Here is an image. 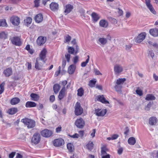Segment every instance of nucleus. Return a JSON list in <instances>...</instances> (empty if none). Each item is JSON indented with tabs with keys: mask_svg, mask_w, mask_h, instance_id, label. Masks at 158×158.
Here are the masks:
<instances>
[{
	"mask_svg": "<svg viewBox=\"0 0 158 158\" xmlns=\"http://www.w3.org/2000/svg\"><path fill=\"white\" fill-rule=\"evenodd\" d=\"M21 122L27 126L28 128H33L35 126V122L34 120L31 119L27 118L23 119L21 120Z\"/></svg>",
	"mask_w": 158,
	"mask_h": 158,
	"instance_id": "obj_1",
	"label": "nucleus"
},
{
	"mask_svg": "<svg viewBox=\"0 0 158 158\" xmlns=\"http://www.w3.org/2000/svg\"><path fill=\"white\" fill-rule=\"evenodd\" d=\"M75 113L76 115H81L83 112V109L81 106L80 103L77 102L75 106Z\"/></svg>",
	"mask_w": 158,
	"mask_h": 158,
	"instance_id": "obj_2",
	"label": "nucleus"
},
{
	"mask_svg": "<svg viewBox=\"0 0 158 158\" xmlns=\"http://www.w3.org/2000/svg\"><path fill=\"white\" fill-rule=\"evenodd\" d=\"M47 51L45 48L43 49L41 51L39 55V57L37 58H39V60H42L44 64L46 63L47 59L46 58V55Z\"/></svg>",
	"mask_w": 158,
	"mask_h": 158,
	"instance_id": "obj_3",
	"label": "nucleus"
},
{
	"mask_svg": "<svg viewBox=\"0 0 158 158\" xmlns=\"http://www.w3.org/2000/svg\"><path fill=\"white\" fill-rule=\"evenodd\" d=\"M42 136L46 138H48L52 136L53 133V131L47 129H45L42 131L40 132Z\"/></svg>",
	"mask_w": 158,
	"mask_h": 158,
	"instance_id": "obj_4",
	"label": "nucleus"
},
{
	"mask_svg": "<svg viewBox=\"0 0 158 158\" xmlns=\"http://www.w3.org/2000/svg\"><path fill=\"white\" fill-rule=\"evenodd\" d=\"M85 124V121L82 118L77 119L75 121V125L78 128H82Z\"/></svg>",
	"mask_w": 158,
	"mask_h": 158,
	"instance_id": "obj_5",
	"label": "nucleus"
},
{
	"mask_svg": "<svg viewBox=\"0 0 158 158\" xmlns=\"http://www.w3.org/2000/svg\"><path fill=\"white\" fill-rule=\"evenodd\" d=\"M145 3L147 7L150 11L154 15L156 14V12L152 5L151 3V0H145Z\"/></svg>",
	"mask_w": 158,
	"mask_h": 158,
	"instance_id": "obj_6",
	"label": "nucleus"
},
{
	"mask_svg": "<svg viewBox=\"0 0 158 158\" xmlns=\"http://www.w3.org/2000/svg\"><path fill=\"white\" fill-rule=\"evenodd\" d=\"M40 139V134L38 133H35L31 139V142L35 144H37L39 143Z\"/></svg>",
	"mask_w": 158,
	"mask_h": 158,
	"instance_id": "obj_7",
	"label": "nucleus"
},
{
	"mask_svg": "<svg viewBox=\"0 0 158 158\" xmlns=\"http://www.w3.org/2000/svg\"><path fill=\"white\" fill-rule=\"evenodd\" d=\"M53 144L56 147H60L64 143V142L62 138H59L54 140L53 142Z\"/></svg>",
	"mask_w": 158,
	"mask_h": 158,
	"instance_id": "obj_8",
	"label": "nucleus"
},
{
	"mask_svg": "<svg viewBox=\"0 0 158 158\" xmlns=\"http://www.w3.org/2000/svg\"><path fill=\"white\" fill-rule=\"evenodd\" d=\"M146 35L145 32H142L139 34L135 39V42L137 43L142 42L145 39Z\"/></svg>",
	"mask_w": 158,
	"mask_h": 158,
	"instance_id": "obj_9",
	"label": "nucleus"
},
{
	"mask_svg": "<svg viewBox=\"0 0 158 158\" xmlns=\"http://www.w3.org/2000/svg\"><path fill=\"white\" fill-rule=\"evenodd\" d=\"M12 43L16 46H20L22 44L20 38L18 37H14L11 38Z\"/></svg>",
	"mask_w": 158,
	"mask_h": 158,
	"instance_id": "obj_10",
	"label": "nucleus"
},
{
	"mask_svg": "<svg viewBox=\"0 0 158 158\" xmlns=\"http://www.w3.org/2000/svg\"><path fill=\"white\" fill-rule=\"evenodd\" d=\"M10 21L13 24L17 26L20 23L19 19L17 16H13L10 19Z\"/></svg>",
	"mask_w": 158,
	"mask_h": 158,
	"instance_id": "obj_11",
	"label": "nucleus"
},
{
	"mask_svg": "<svg viewBox=\"0 0 158 158\" xmlns=\"http://www.w3.org/2000/svg\"><path fill=\"white\" fill-rule=\"evenodd\" d=\"M106 109L101 110L98 109L95 110V113L96 115L98 116H104L106 113Z\"/></svg>",
	"mask_w": 158,
	"mask_h": 158,
	"instance_id": "obj_12",
	"label": "nucleus"
},
{
	"mask_svg": "<svg viewBox=\"0 0 158 158\" xmlns=\"http://www.w3.org/2000/svg\"><path fill=\"white\" fill-rule=\"evenodd\" d=\"M49 6L51 10L54 12L57 11L59 9V5L55 2L51 3Z\"/></svg>",
	"mask_w": 158,
	"mask_h": 158,
	"instance_id": "obj_13",
	"label": "nucleus"
},
{
	"mask_svg": "<svg viewBox=\"0 0 158 158\" xmlns=\"http://www.w3.org/2000/svg\"><path fill=\"white\" fill-rule=\"evenodd\" d=\"M114 71L115 74H118L123 71V68L121 65L117 64L114 66Z\"/></svg>",
	"mask_w": 158,
	"mask_h": 158,
	"instance_id": "obj_14",
	"label": "nucleus"
},
{
	"mask_svg": "<svg viewBox=\"0 0 158 158\" xmlns=\"http://www.w3.org/2000/svg\"><path fill=\"white\" fill-rule=\"evenodd\" d=\"M12 69L11 67L6 68V69H5L3 72V73L5 77H8L12 75Z\"/></svg>",
	"mask_w": 158,
	"mask_h": 158,
	"instance_id": "obj_15",
	"label": "nucleus"
},
{
	"mask_svg": "<svg viewBox=\"0 0 158 158\" xmlns=\"http://www.w3.org/2000/svg\"><path fill=\"white\" fill-rule=\"evenodd\" d=\"M46 38L40 36L37 39L36 42L37 44L40 46L44 44L46 41Z\"/></svg>",
	"mask_w": 158,
	"mask_h": 158,
	"instance_id": "obj_16",
	"label": "nucleus"
},
{
	"mask_svg": "<svg viewBox=\"0 0 158 158\" xmlns=\"http://www.w3.org/2000/svg\"><path fill=\"white\" fill-rule=\"evenodd\" d=\"M73 9V5L70 4L66 5L65 6V9L64 11L65 15H66L69 13Z\"/></svg>",
	"mask_w": 158,
	"mask_h": 158,
	"instance_id": "obj_17",
	"label": "nucleus"
},
{
	"mask_svg": "<svg viewBox=\"0 0 158 158\" xmlns=\"http://www.w3.org/2000/svg\"><path fill=\"white\" fill-rule=\"evenodd\" d=\"M40 60L39 58H36L35 65V68L38 70H41L43 66V64L39 62Z\"/></svg>",
	"mask_w": 158,
	"mask_h": 158,
	"instance_id": "obj_18",
	"label": "nucleus"
},
{
	"mask_svg": "<svg viewBox=\"0 0 158 158\" xmlns=\"http://www.w3.org/2000/svg\"><path fill=\"white\" fill-rule=\"evenodd\" d=\"M97 100L104 104L109 103L108 101H107L104 97L103 95H99L97 97Z\"/></svg>",
	"mask_w": 158,
	"mask_h": 158,
	"instance_id": "obj_19",
	"label": "nucleus"
},
{
	"mask_svg": "<svg viewBox=\"0 0 158 158\" xmlns=\"http://www.w3.org/2000/svg\"><path fill=\"white\" fill-rule=\"evenodd\" d=\"M149 33L151 35L154 37L158 36V29H151L149 31Z\"/></svg>",
	"mask_w": 158,
	"mask_h": 158,
	"instance_id": "obj_20",
	"label": "nucleus"
},
{
	"mask_svg": "<svg viewBox=\"0 0 158 158\" xmlns=\"http://www.w3.org/2000/svg\"><path fill=\"white\" fill-rule=\"evenodd\" d=\"M99 25L101 27L106 28L108 26V22L104 19L101 20L99 23Z\"/></svg>",
	"mask_w": 158,
	"mask_h": 158,
	"instance_id": "obj_21",
	"label": "nucleus"
},
{
	"mask_svg": "<svg viewBox=\"0 0 158 158\" xmlns=\"http://www.w3.org/2000/svg\"><path fill=\"white\" fill-rule=\"evenodd\" d=\"M76 69V66L73 64L71 65L68 69V72L69 74H72L74 73Z\"/></svg>",
	"mask_w": 158,
	"mask_h": 158,
	"instance_id": "obj_22",
	"label": "nucleus"
},
{
	"mask_svg": "<svg viewBox=\"0 0 158 158\" xmlns=\"http://www.w3.org/2000/svg\"><path fill=\"white\" fill-rule=\"evenodd\" d=\"M157 119L154 117L150 118L149 119V123L151 125H155L157 123Z\"/></svg>",
	"mask_w": 158,
	"mask_h": 158,
	"instance_id": "obj_23",
	"label": "nucleus"
},
{
	"mask_svg": "<svg viewBox=\"0 0 158 158\" xmlns=\"http://www.w3.org/2000/svg\"><path fill=\"white\" fill-rule=\"evenodd\" d=\"M35 19L37 23H40L43 20L42 15L40 14H38L35 16Z\"/></svg>",
	"mask_w": 158,
	"mask_h": 158,
	"instance_id": "obj_24",
	"label": "nucleus"
},
{
	"mask_svg": "<svg viewBox=\"0 0 158 158\" xmlns=\"http://www.w3.org/2000/svg\"><path fill=\"white\" fill-rule=\"evenodd\" d=\"M91 16L92 17L93 21L95 22H97L100 18L98 15L94 12L92 13Z\"/></svg>",
	"mask_w": 158,
	"mask_h": 158,
	"instance_id": "obj_25",
	"label": "nucleus"
},
{
	"mask_svg": "<svg viewBox=\"0 0 158 158\" xmlns=\"http://www.w3.org/2000/svg\"><path fill=\"white\" fill-rule=\"evenodd\" d=\"M65 87H63L59 92L58 98L60 100L62 99L64 96Z\"/></svg>",
	"mask_w": 158,
	"mask_h": 158,
	"instance_id": "obj_26",
	"label": "nucleus"
},
{
	"mask_svg": "<svg viewBox=\"0 0 158 158\" xmlns=\"http://www.w3.org/2000/svg\"><path fill=\"white\" fill-rule=\"evenodd\" d=\"M18 111V109L17 108H12L8 110L7 113L13 115L17 112Z\"/></svg>",
	"mask_w": 158,
	"mask_h": 158,
	"instance_id": "obj_27",
	"label": "nucleus"
},
{
	"mask_svg": "<svg viewBox=\"0 0 158 158\" xmlns=\"http://www.w3.org/2000/svg\"><path fill=\"white\" fill-rule=\"evenodd\" d=\"M20 101V99L17 97L12 98L10 101V103L11 105H15L18 104Z\"/></svg>",
	"mask_w": 158,
	"mask_h": 158,
	"instance_id": "obj_28",
	"label": "nucleus"
},
{
	"mask_svg": "<svg viewBox=\"0 0 158 158\" xmlns=\"http://www.w3.org/2000/svg\"><path fill=\"white\" fill-rule=\"evenodd\" d=\"M36 104L34 102L31 101H28L26 104L25 106L26 107H32L36 106Z\"/></svg>",
	"mask_w": 158,
	"mask_h": 158,
	"instance_id": "obj_29",
	"label": "nucleus"
},
{
	"mask_svg": "<svg viewBox=\"0 0 158 158\" xmlns=\"http://www.w3.org/2000/svg\"><path fill=\"white\" fill-rule=\"evenodd\" d=\"M30 97H31V100L34 101H38L40 98L39 96L38 95L33 93L31 94Z\"/></svg>",
	"mask_w": 158,
	"mask_h": 158,
	"instance_id": "obj_30",
	"label": "nucleus"
},
{
	"mask_svg": "<svg viewBox=\"0 0 158 158\" xmlns=\"http://www.w3.org/2000/svg\"><path fill=\"white\" fill-rule=\"evenodd\" d=\"M60 86L58 84H55L53 87V89L54 93L57 94L60 89Z\"/></svg>",
	"mask_w": 158,
	"mask_h": 158,
	"instance_id": "obj_31",
	"label": "nucleus"
},
{
	"mask_svg": "<svg viewBox=\"0 0 158 158\" xmlns=\"http://www.w3.org/2000/svg\"><path fill=\"white\" fill-rule=\"evenodd\" d=\"M107 42V40L106 38H101L98 39V43L100 44L101 45H104Z\"/></svg>",
	"mask_w": 158,
	"mask_h": 158,
	"instance_id": "obj_32",
	"label": "nucleus"
},
{
	"mask_svg": "<svg viewBox=\"0 0 158 158\" xmlns=\"http://www.w3.org/2000/svg\"><path fill=\"white\" fill-rule=\"evenodd\" d=\"M128 142L130 145H134L136 143V140L135 138L131 137L129 138Z\"/></svg>",
	"mask_w": 158,
	"mask_h": 158,
	"instance_id": "obj_33",
	"label": "nucleus"
},
{
	"mask_svg": "<svg viewBox=\"0 0 158 158\" xmlns=\"http://www.w3.org/2000/svg\"><path fill=\"white\" fill-rule=\"evenodd\" d=\"M156 99V98L154 95L152 94H148L147 95L145 99L148 101L153 100Z\"/></svg>",
	"mask_w": 158,
	"mask_h": 158,
	"instance_id": "obj_34",
	"label": "nucleus"
},
{
	"mask_svg": "<svg viewBox=\"0 0 158 158\" xmlns=\"http://www.w3.org/2000/svg\"><path fill=\"white\" fill-rule=\"evenodd\" d=\"M32 19L30 17H28L24 20L25 24L26 26H28L32 22Z\"/></svg>",
	"mask_w": 158,
	"mask_h": 158,
	"instance_id": "obj_35",
	"label": "nucleus"
},
{
	"mask_svg": "<svg viewBox=\"0 0 158 158\" xmlns=\"http://www.w3.org/2000/svg\"><path fill=\"white\" fill-rule=\"evenodd\" d=\"M7 25L5 19H0V27H6Z\"/></svg>",
	"mask_w": 158,
	"mask_h": 158,
	"instance_id": "obj_36",
	"label": "nucleus"
},
{
	"mask_svg": "<svg viewBox=\"0 0 158 158\" xmlns=\"http://www.w3.org/2000/svg\"><path fill=\"white\" fill-rule=\"evenodd\" d=\"M67 148L69 151L70 152H72L74 150L73 145L71 143H69L67 144Z\"/></svg>",
	"mask_w": 158,
	"mask_h": 158,
	"instance_id": "obj_37",
	"label": "nucleus"
},
{
	"mask_svg": "<svg viewBox=\"0 0 158 158\" xmlns=\"http://www.w3.org/2000/svg\"><path fill=\"white\" fill-rule=\"evenodd\" d=\"M126 80L125 78H119L116 80V83L117 85L123 84Z\"/></svg>",
	"mask_w": 158,
	"mask_h": 158,
	"instance_id": "obj_38",
	"label": "nucleus"
},
{
	"mask_svg": "<svg viewBox=\"0 0 158 158\" xmlns=\"http://www.w3.org/2000/svg\"><path fill=\"white\" fill-rule=\"evenodd\" d=\"M84 91L82 88H80L77 90V94L78 96L80 97L82 96L84 94Z\"/></svg>",
	"mask_w": 158,
	"mask_h": 158,
	"instance_id": "obj_39",
	"label": "nucleus"
},
{
	"mask_svg": "<svg viewBox=\"0 0 158 158\" xmlns=\"http://www.w3.org/2000/svg\"><path fill=\"white\" fill-rule=\"evenodd\" d=\"M87 149L90 150H91L93 149L94 146V144L92 142L90 141L86 145Z\"/></svg>",
	"mask_w": 158,
	"mask_h": 158,
	"instance_id": "obj_40",
	"label": "nucleus"
},
{
	"mask_svg": "<svg viewBox=\"0 0 158 158\" xmlns=\"http://www.w3.org/2000/svg\"><path fill=\"white\" fill-rule=\"evenodd\" d=\"M96 82V81L95 80H91L89 81V85L91 87H93L94 86Z\"/></svg>",
	"mask_w": 158,
	"mask_h": 158,
	"instance_id": "obj_41",
	"label": "nucleus"
},
{
	"mask_svg": "<svg viewBox=\"0 0 158 158\" xmlns=\"http://www.w3.org/2000/svg\"><path fill=\"white\" fill-rule=\"evenodd\" d=\"M135 92L136 94L139 96H141L143 94L142 91L140 90L139 87H138L137 89L136 90Z\"/></svg>",
	"mask_w": 158,
	"mask_h": 158,
	"instance_id": "obj_42",
	"label": "nucleus"
},
{
	"mask_svg": "<svg viewBox=\"0 0 158 158\" xmlns=\"http://www.w3.org/2000/svg\"><path fill=\"white\" fill-rule=\"evenodd\" d=\"M147 42L150 45H152L153 47L155 48H158V44L157 43H153L150 41H148Z\"/></svg>",
	"mask_w": 158,
	"mask_h": 158,
	"instance_id": "obj_43",
	"label": "nucleus"
},
{
	"mask_svg": "<svg viewBox=\"0 0 158 158\" xmlns=\"http://www.w3.org/2000/svg\"><path fill=\"white\" fill-rule=\"evenodd\" d=\"M65 43L69 42L71 39V37L69 35H67L64 38Z\"/></svg>",
	"mask_w": 158,
	"mask_h": 158,
	"instance_id": "obj_44",
	"label": "nucleus"
},
{
	"mask_svg": "<svg viewBox=\"0 0 158 158\" xmlns=\"http://www.w3.org/2000/svg\"><path fill=\"white\" fill-rule=\"evenodd\" d=\"M153 103L152 102H150L145 107V110L147 111H149L150 108L152 105Z\"/></svg>",
	"mask_w": 158,
	"mask_h": 158,
	"instance_id": "obj_45",
	"label": "nucleus"
},
{
	"mask_svg": "<svg viewBox=\"0 0 158 158\" xmlns=\"http://www.w3.org/2000/svg\"><path fill=\"white\" fill-rule=\"evenodd\" d=\"M68 52L72 54H74V49L72 47H69L68 49Z\"/></svg>",
	"mask_w": 158,
	"mask_h": 158,
	"instance_id": "obj_46",
	"label": "nucleus"
},
{
	"mask_svg": "<svg viewBox=\"0 0 158 158\" xmlns=\"http://www.w3.org/2000/svg\"><path fill=\"white\" fill-rule=\"evenodd\" d=\"M7 38V35L4 32L0 33V38L5 39Z\"/></svg>",
	"mask_w": 158,
	"mask_h": 158,
	"instance_id": "obj_47",
	"label": "nucleus"
},
{
	"mask_svg": "<svg viewBox=\"0 0 158 158\" xmlns=\"http://www.w3.org/2000/svg\"><path fill=\"white\" fill-rule=\"evenodd\" d=\"M65 58L66 59L67 61L69 62L70 60V55L68 53H66L65 54Z\"/></svg>",
	"mask_w": 158,
	"mask_h": 158,
	"instance_id": "obj_48",
	"label": "nucleus"
},
{
	"mask_svg": "<svg viewBox=\"0 0 158 158\" xmlns=\"http://www.w3.org/2000/svg\"><path fill=\"white\" fill-rule=\"evenodd\" d=\"M122 87L119 86V85H116L114 86V88L115 90L117 92L121 91V89Z\"/></svg>",
	"mask_w": 158,
	"mask_h": 158,
	"instance_id": "obj_49",
	"label": "nucleus"
},
{
	"mask_svg": "<svg viewBox=\"0 0 158 158\" xmlns=\"http://www.w3.org/2000/svg\"><path fill=\"white\" fill-rule=\"evenodd\" d=\"M79 61V57L78 56H76L73 58V62L75 64Z\"/></svg>",
	"mask_w": 158,
	"mask_h": 158,
	"instance_id": "obj_50",
	"label": "nucleus"
},
{
	"mask_svg": "<svg viewBox=\"0 0 158 158\" xmlns=\"http://www.w3.org/2000/svg\"><path fill=\"white\" fill-rule=\"evenodd\" d=\"M129 132V130L128 127H126L125 128V131L124 132V134L126 136H127Z\"/></svg>",
	"mask_w": 158,
	"mask_h": 158,
	"instance_id": "obj_51",
	"label": "nucleus"
},
{
	"mask_svg": "<svg viewBox=\"0 0 158 158\" xmlns=\"http://www.w3.org/2000/svg\"><path fill=\"white\" fill-rule=\"evenodd\" d=\"M106 149L105 147H102L101 150V153L103 155H104L106 154Z\"/></svg>",
	"mask_w": 158,
	"mask_h": 158,
	"instance_id": "obj_52",
	"label": "nucleus"
},
{
	"mask_svg": "<svg viewBox=\"0 0 158 158\" xmlns=\"http://www.w3.org/2000/svg\"><path fill=\"white\" fill-rule=\"evenodd\" d=\"M88 62V60H86L85 61L81 63V66L83 67H85Z\"/></svg>",
	"mask_w": 158,
	"mask_h": 158,
	"instance_id": "obj_53",
	"label": "nucleus"
},
{
	"mask_svg": "<svg viewBox=\"0 0 158 158\" xmlns=\"http://www.w3.org/2000/svg\"><path fill=\"white\" fill-rule=\"evenodd\" d=\"M40 0H35L34 3L35 4V6L38 7L39 5Z\"/></svg>",
	"mask_w": 158,
	"mask_h": 158,
	"instance_id": "obj_54",
	"label": "nucleus"
},
{
	"mask_svg": "<svg viewBox=\"0 0 158 158\" xmlns=\"http://www.w3.org/2000/svg\"><path fill=\"white\" fill-rule=\"evenodd\" d=\"M16 152H12L10 153L9 155V158H13L15 156V155Z\"/></svg>",
	"mask_w": 158,
	"mask_h": 158,
	"instance_id": "obj_55",
	"label": "nucleus"
},
{
	"mask_svg": "<svg viewBox=\"0 0 158 158\" xmlns=\"http://www.w3.org/2000/svg\"><path fill=\"white\" fill-rule=\"evenodd\" d=\"M118 14L119 15L121 16V15H122L123 14V11L122 10L120 9L119 8H118Z\"/></svg>",
	"mask_w": 158,
	"mask_h": 158,
	"instance_id": "obj_56",
	"label": "nucleus"
},
{
	"mask_svg": "<svg viewBox=\"0 0 158 158\" xmlns=\"http://www.w3.org/2000/svg\"><path fill=\"white\" fill-rule=\"evenodd\" d=\"M123 151V149L122 148H119L118 151V153L119 155H121L122 154Z\"/></svg>",
	"mask_w": 158,
	"mask_h": 158,
	"instance_id": "obj_57",
	"label": "nucleus"
},
{
	"mask_svg": "<svg viewBox=\"0 0 158 158\" xmlns=\"http://www.w3.org/2000/svg\"><path fill=\"white\" fill-rule=\"evenodd\" d=\"M118 135L117 134H114L111 136V137L112 140H114L116 139L118 137Z\"/></svg>",
	"mask_w": 158,
	"mask_h": 158,
	"instance_id": "obj_58",
	"label": "nucleus"
},
{
	"mask_svg": "<svg viewBox=\"0 0 158 158\" xmlns=\"http://www.w3.org/2000/svg\"><path fill=\"white\" fill-rule=\"evenodd\" d=\"M79 136H80L81 138H82L84 134V131H79Z\"/></svg>",
	"mask_w": 158,
	"mask_h": 158,
	"instance_id": "obj_59",
	"label": "nucleus"
},
{
	"mask_svg": "<svg viewBox=\"0 0 158 158\" xmlns=\"http://www.w3.org/2000/svg\"><path fill=\"white\" fill-rule=\"evenodd\" d=\"M55 100V98L54 95H51L50 97V100L51 102H53Z\"/></svg>",
	"mask_w": 158,
	"mask_h": 158,
	"instance_id": "obj_60",
	"label": "nucleus"
},
{
	"mask_svg": "<svg viewBox=\"0 0 158 158\" xmlns=\"http://www.w3.org/2000/svg\"><path fill=\"white\" fill-rule=\"evenodd\" d=\"M61 126H59L56 129V131L57 133H59L61 131Z\"/></svg>",
	"mask_w": 158,
	"mask_h": 158,
	"instance_id": "obj_61",
	"label": "nucleus"
},
{
	"mask_svg": "<svg viewBox=\"0 0 158 158\" xmlns=\"http://www.w3.org/2000/svg\"><path fill=\"white\" fill-rule=\"evenodd\" d=\"M27 68L28 70H30L31 69V62H28L27 63Z\"/></svg>",
	"mask_w": 158,
	"mask_h": 158,
	"instance_id": "obj_62",
	"label": "nucleus"
},
{
	"mask_svg": "<svg viewBox=\"0 0 158 158\" xmlns=\"http://www.w3.org/2000/svg\"><path fill=\"white\" fill-rule=\"evenodd\" d=\"M149 55L152 57V59L154 57V54L152 51H149Z\"/></svg>",
	"mask_w": 158,
	"mask_h": 158,
	"instance_id": "obj_63",
	"label": "nucleus"
},
{
	"mask_svg": "<svg viewBox=\"0 0 158 158\" xmlns=\"http://www.w3.org/2000/svg\"><path fill=\"white\" fill-rule=\"evenodd\" d=\"M23 156L19 153H17L16 154V158H23Z\"/></svg>",
	"mask_w": 158,
	"mask_h": 158,
	"instance_id": "obj_64",
	"label": "nucleus"
}]
</instances>
